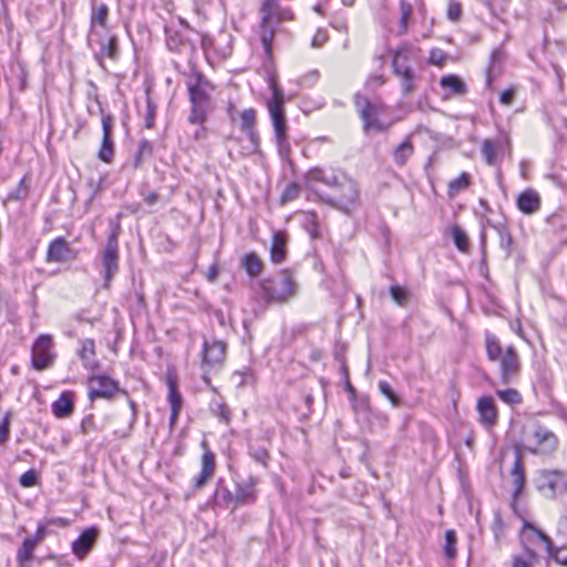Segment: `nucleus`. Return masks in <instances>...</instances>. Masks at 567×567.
Instances as JSON below:
<instances>
[{
  "label": "nucleus",
  "instance_id": "nucleus-1",
  "mask_svg": "<svg viewBox=\"0 0 567 567\" xmlns=\"http://www.w3.org/2000/svg\"><path fill=\"white\" fill-rule=\"evenodd\" d=\"M308 182L322 183L336 190L323 200L344 214H351L360 206L359 183L340 168L312 167L306 173Z\"/></svg>",
  "mask_w": 567,
  "mask_h": 567
},
{
  "label": "nucleus",
  "instance_id": "nucleus-2",
  "mask_svg": "<svg viewBox=\"0 0 567 567\" xmlns=\"http://www.w3.org/2000/svg\"><path fill=\"white\" fill-rule=\"evenodd\" d=\"M186 86L190 102L188 122L194 125L205 124L209 114L214 111L213 93L216 89L215 84L195 66H192Z\"/></svg>",
  "mask_w": 567,
  "mask_h": 567
},
{
  "label": "nucleus",
  "instance_id": "nucleus-3",
  "mask_svg": "<svg viewBox=\"0 0 567 567\" xmlns=\"http://www.w3.org/2000/svg\"><path fill=\"white\" fill-rule=\"evenodd\" d=\"M297 284L292 275L281 271L278 276L259 280L254 289L256 300L264 305L286 303L297 295Z\"/></svg>",
  "mask_w": 567,
  "mask_h": 567
},
{
  "label": "nucleus",
  "instance_id": "nucleus-4",
  "mask_svg": "<svg viewBox=\"0 0 567 567\" xmlns=\"http://www.w3.org/2000/svg\"><path fill=\"white\" fill-rule=\"evenodd\" d=\"M522 443L532 454L550 455L558 447V437L538 421H530L522 429Z\"/></svg>",
  "mask_w": 567,
  "mask_h": 567
},
{
  "label": "nucleus",
  "instance_id": "nucleus-5",
  "mask_svg": "<svg viewBox=\"0 0 567 567\" xmlns=\"http://www.w3.org/2000/svg\"><path fill=\"white\" fill-rule=\"evenodd\" d=\"M293 18L292 12L288 8H284L277 1H262L260 7V40L265 53L271 55L272 40L276 27Z\"/></svg>",
  "mask_w": 567,
  "mask_h": 567
},
{
  "label": "nucleus",
  "instance_id": "nucleus-6",
  "mask_svg": "<svg viewBox=\"0 0 567 567\" xmlns=\"http://www.w3.org/2000/svg\"><path fill=\"white\" fill-rule=\"evenodd\" d=\"M354 104L362 120L364 133L371 131L381 133L390 128L391 123H384L380 120V115L385 111V105L382 102H371L367 96L357 93Z\"/></svg>",
  "mask_w": 567,
  "mask_h": 567
},
{
  "label": "nucleus",
  "instance_id": "nucleus-7",
  "mask_svg": "<svg viewBox=\"0 0 567 567\" xmlns=\"http://www.w3.org/2000/svg\"><path fill=\"white\" fill-rule=\"evenodd\" d=\"M416 58L417 50L409 45L400 47L393 53V73L400 79L404 95L410 94L415 87L416 75L410 65V61H414Z\"/></svg>",
  "mask_w": 567,
  "mask_h": 567
},
{
  "label": "nucleus",
  "instance_id": "nucleus-8",
  "mask_svg": "<svg viewBox=\"0 0 567 567\" xmlns=\"http://www.w3.org/2000/svg\"><path fill=\"white\" fill-rule=\"evenodd\" d=\"M112 231L109 235L105 246L101 251V265L103 268L104 288H109L114 276L120 269L118 234L120 225L112 224Z\"/></svg>",
  "mask_w": 567,
  "mask_h": 567
},
{
  "label": "nucleus",
  "instance_id": "nucleus-9",
  "mask_svg": "<svg viewBox=\"0 0 567 567\" xmlns=\"http://www.w3.org/2000/svg\"><path fill=\"white\" fill-rule=\"evenodd\" d=\"M200 44L210 64L224 61L233 52V37L225 31L218 32L215 37L200 35Z\"/></svg>",
  "mask_w": 567,
  "mask_h": 567
},
{
  "label": "nucleus",
  "instance_id": "nucleus-10",
  "mask_svg": "<svg viewBox=\"0 0 567 567\" xmlns=\"http://www.w3.org/2000/svg\"><path fill=\"white\" fill-rule=\"evenodd\" d=\"M190 35H195L200 39V34L193 30H174L166 29V45L169 51L185 54L189 58L192 63V56L196 51V40L192 39Z\"/></svg>",
  "mask_w": 567,
  "mask_h": 567
},
{
  "label": "nucleus",
  "instance_id": "nucleus-11",
  "mask_svg": "<svg viewBox=\"0 0 567 567\" xmlns=\"http://www.w3.org/2000/svg\"><path fill=\"white\" fill-rule=\"evenodd\" d=\"M55 353L53 351V339L50 334H41L33 343L31 352L32 367L42 371L53 364Z\"/></svg>",
  "mask_w": 567,
  "mask_h": 567
},
{
  "label": "nucleus",
  "instance_id": "nucleus-12",
  "mask_svg": "<svg viewBox=\"0 0 567 567\" xmlns=\"http://www.w3.org/2000/svg\"><path fill=\"white\" fill-rule=\"evenodd\" d=\"M89 385V399L94 401L95 399H113L117 392H123L127 394L125 390H121L118 382L114 379L102 375L94 374L87 379Z\"/></svg>",
  "mask_w": 567,
  "mask_h": 567
},
{
  "label": "nucleus",
  "instance_id": "nucleus-13",
  "mask_svg": "<svg viewBox=\"0 0 567 567\" xmlns=\"http://www.w3.org/2000/svg\"><path fill=\"white\" fill-rule=\"evenodd\" d=\"M537 488L547 498H555L567 489L564 475L558 471H543L537 481Z\"/></svg>",
  "mask_w": 567,
  "mask_h": 567
},
{
  "label": "nucleus",
  "instance_id": "nucleus-14",
  "mask_svg": "<svg viewBox=\"0 0 567 567\" xmlns=\"http://www.w3.org/2000/svg\"><path fill=\"white\" fill-rule=\"evenodd\" d=\"M227 343L213 338L204 340L202 351V367L208 369L219 368L226 358Z\"/></svg>",
  "mask_w": 567,
  "mask_h": 567
},
{
  "label": "nucleus",
  "instance_id": "nucleus-15",
  "mask_svg": "<svg viewBox=\"0 0 567 567\" xmlns=\"http://www.w3.org/2000/svg\"><path fill=\"white\" fill-rule=\"evenodd\" d=\"M267 106L275 130V140L287 137L286 118L284 115V96L278 89L274 87L272 99L268 102Z\"/></svg>",
  "mask_w": 567,
  "mask_h": 567
},
{
  "label": "nucleus",
  "instance_id": "nucleus-16",
  "mask_svg": "<svg viewBox=\"0 0 567 567\" xmlns=\"http://www.w3.org/2000/svg\"><path fill=\"white\" fill-rule=\"evenodd\" d=\"M499 362V377L503 383H509L516 379L520 371V360L513 346L506 347Z\"/></svg>",
  "mask_w": 567,
  "mask_h": 567
},
{
  "label": "nucleus",
  "instance_id": "nucleus-17",
  "mask_svg": "<svg viewBox=\"0 0 567 567\" xmlns=\"http://www.w3.org/2000/svg\"><path fill=\"white\" fill-rule=\"evenodd\" d=\"M260 480L258 476L249 475L247 480L237 482L235 484L236 505L249 506L257 502L258 491L257 485Z\"/></svg>",
  "mask_w": 567,
  "mask_h": 567
},
{
  "label": "nucleus",
  "instance_id": "nucleus-18",
  "mask_svg": "<svg viewBox=\"0 0 567 567\" xmlns=\"http://www.w3.org/2000/svg\"><path fill=\"white\" fill-rule=\"evenodd\" d=\"M78 252L70 247L64 237H56L50 241L45 255L47 262H66L76 258Z\"/></svg>",
  "mask_w": 567,
  "mask_h": 567
},
{
  "label": "nucleus",
  "instance_id": "nucleus-19",
  "mask_svg": "<svg viewBox=\"0 0 567 567\" xmlns=\"http://www.w3.org/2000/svg\"><path fill=\"white\" fill-rule=\"evenodd\" d=\"M113 117L110 114L102 115V142L97 153V157L104 163H111L114 157V141H113Z\"/></svg>",
  "mask_w": 567,
  "mask_h": 567
},
{
  "label": "nucleus",
  "instance_id": "nucleus-20",
  "mask_svg": "<svg viewBox=\"0 0 567 567\" xmlns=\"http://www.w3.org/2000/svg\"><path fill=\"white\" fill-rule=\"evenodd\" d=\"M476 410L481 423L486 427H493L498 420V412L494 399L491 395L481 396L476 403Z\"/></svg>",
  "mask_w": 567,
  "mask_h": 567
},
{
  "label": "nucleus",
  "instance_id": "nucleus-21",
  "mask_svg": "<svg viewBox=\"0 0 567 567\" xmlns=\"http://www.w3.org/2000/svg\"><path fill=\"white\" fill-rule=\"evenodd\" d=\"M517 208L525 215H533L540 209L542 198L537 190L527 188L518 194Z\"/></svg>",
  "mask_w": 567,
  "mask_h": 567
},
{
  "label": "nucleus",
  "instance_id": "nucleus-22",
  "mask_svg": "<svg viewBox=\"0 0 567 567\" xmlns=\"http://www.w3.org/2000/svg\"><path fill=\"white\" fill-rule=\"evenodd\" d=\"M97 538V529L95 527L83 530L80 536L72 543V553L83 559L92 549Z\"/></svg>",
  "mask_w": 567,
  "mask_h": 567
},
{
  "label": "nucleus",
  "instance_id": "nucleus-23",
  "mask_svg": "<svg viewBox=\"0 0 567 567\" xmlns=\"http://www.w3.org/2000/svg\"><path fill=\"white\" fill-rule=\"evenodd\" d=\"M213 503L216 507L223 509H236V495L226 485L224 480L219 478L213 496Z\"/></svg>",
  "mask_w": 567,
  "mask_h": 567
},
{
  "label": "nucleus",
  "instance_id": "nucleus-24",
  "mask_svg": "<svg viewBox=\"0 0 567 567\" xmlns=\"http://www.w3.org/2000/svg\"><path fill=\"white\" fill-rule=\"evenodd\" d=\"M109 16V7L105 3H92V12H91V30L89 42L92 44L94 42V38L99 35L96 31L97 27L106 28V20Z\"/></svg>",
  "mask_w": 567,
  "mask_h": 567
},
{
  "label": "nucleus",
  "instance_id": "nucleus-25",
  "mask_svg": "<svg viewBox=\"0 0 567 567\" xmlns=\"http://www.w3.org/2000/svg\"><path fill=\"white\" fill-rule=\"evenodd\" d=\"M215 472V455L210 450H206L202 455V470L195 477L194 488H202Z\"/></svg>",
  "mask_w": 567,
  "mask_h": 567
},
{
  "label": "nucleus",
  "instance_id": "nucleus-26",
  "mask_svg": "<svg viewBox=\"0 0 567 567\" xmlns=\"http://www.w3.org/2000/svg\"><path fill=\"white\" fill-rule=\"evenodd\" d=\"M74 410V393L72 391H64L52 403V413L60 419L68 417Z\"/></svg>",
  "mask_w": 567,
  "mask_h": 567
},
{
  "label": "nucleus",
  "instance_id": "nucleus-27",
  "mask_svg": "<svg viewBox=\"0 0 567 567\" xmlns=\"http://www.w3.org/2000/svg\"><path fill=\"white\" fill-rule=\"evenodd\" d=\"M511 475L513 478L514 491L512 495V506L515 507L517 498L525 486L524 464L519 455L516 456Z\"/></svg>",
  "mask_w": 567,
  "mask_h": 567
},
{
  "label": "nucleus",
  "instance_id": "nucleus-28",
  "mask_svg": "<svg viewBox=\"0 0 567 567\" xmlns=\"http://www.w3.org/2000/svg\"><path fill=\"white\" fill-rule=\"evenodd\" d=\"M502 142L494 140H484L481 147L485 162L491 166H495L501 162L499 152H502Z\"/></svg>",
  "mask_w": 567,
  "mask_h": 567
},
{
  "label": "nucleus",
  "instance_id": "nucleus-29",
  "mask_svg": "<svg viewBox=\"0 0 567 567\" xmlns=\"http://www.w3.org/2000/svg\"><path fill=\"white\" fill-rule=\"evenodd\" d=\"M95 40L99 43V51L95 53L96 59L103 58L115 59L117 54V38L115 35H107Z\"/></svg>",
  "mask_w": 567,
  "mask_h": 567
},
{
  "label": "nucleus",
  "instance_id": "nucleus-30",
  "mask_svg": "<svg viewBox=\"0 0 567 567\" xmlns=\"http://www.w3.org/2000/svg\"><path fill=\"white\" fill-rule=\"evenodd\" d=\"M504 61L505 53L499 49L493 50L489 58V64L486 70V83L488 86L492 84L495 78L501 74Z\"/></svg>",
  "mask_w": 567,
  "mask_h": 567
},
{
  "label": "nucleus",
  "instance_id": "nucleus-31",
  "mask_svg": "<svg viewBox=\"0 0 567 567\" xmlns=\"http://www.w3.org/2000/svg\"><path fill=\"white\" fill-rule=\"evenodd\" d=\"M286 235L281 231H276L272 235L270 247V259L274 264H280L286 258Z\"/></svg>",
  "mask_w": 567,
  "mask_h": 567
},
{
  "label": "nucleus",
  "instance_id": "nucleus-32",
  "mask_svg": "<svg viewBox=\"0 0 567 567\" xmlns=\"http://www.w3.org/2000/svg\"><path fill=\"white\" fill-rule=\"evenodd\" d=\"M440 84L445 91L455 95H464L467 93L466 84L454 74L442 76Z\"/></svg>",
  "mask_w": 567,
  "mask_h": 567
},
{
  "label": "nucleus",
  "instance_id": "nucleus-33",
  "mask_svg": "<svg viewBox=\"0 0 567 567\" xmlns=\"http://www.w3.org/2000/svg\"><path fill=\"white\" fill-rule=\"evenodd\" d=\"M38 544L29 536L24 538L21 547L17 551V564L19 567H29L28 563L33 558V550Z\"/></svg>",
  "mask_w": 567,
  "mask_h": 567
},
{
  "label": "nucleus",
  "instance_id": "nucleus-34",
  "mask_svg": "<svg viewBox=\"0 0 567 567\" xmlns=\"http://www.w3.org/2000/svg\"><path fill=\"white\" fill-rule=\"evenodd\" d=\"M414 152L413 144L410 137H406L401 144H399L393 151V161L396 165L403 166Z\"/></svg>",
  "mask_w": 567,
  "mask_h": 567
},
{
  "label": "nucleus",
  "instance_id": "nucleus-35",
  "mask_svg": "<svg viewBox=\"0 0 567 567\" xmlns=\"http://www.w3.org/2000/svg\"><path fill=\"white\" fill-rule=\"evenodd\" d=\"M154 146L153 143L148 140H141L138 143L137 152L133 159V166L134 168L140 167L144 161L153 156Z\"/></svg>",
  "mask_w": 567,
  "mask_h": 567
},
{
  "label": "nucleus",
  "instance_id": "nucleus-36",
  "mask_svg": "<svg viewBox=\"0 0 567 567\" xmlns=\"http://www.w3.org/2000/svg\"><path fill=\"white\" fill-rule=\"evenodd\" d=\"M241 265L250 277L259 275L262 270V261L255 252L246 254Z\"/></svg>",
  "mask_w": 567,
  "mask_h": 567
},
{
  "label": "nucleus",
  "instance_id": "nucleus-37",
  "mask_svg": "<svg viewBox=\"0 0 567 567\" xmlns=\"http://www.w3.org/2000/svg\"><path fill=\"white\" fill-rule=\"evenodd\" d=\"M485 343L488 360L494 362L498 361L504 353L498 339L494 334L487 333L485 337Z\"/></svg>",
  "mask_w": 567,
  "mask_h": 567
},
{
  "label": "nucleus",
  "instance_id": "nucleus-38",
  "mask_svg": "<svg viewBox=\"0 0 567 567\" xmlns=\"http://www.w3.org/2000/svg\"><path fill=\"white\" fill-rule=\"evenodd\" d=\"M495 393L501 401L511 406L519 405L523 402L522 394L514 388L496 390Z\"/></svg>",
  "mask_w": 567,
  "mask_h": 567
},
{
  "label": "nucleus",
  "instance_id": "nucleus-39",
  "mask_svg": "<svg viewBox=\"0 0 567 567\" xmlns=\"http://www.w3.org/2000/svg\"><path fill=\"white\" fill-rule=\"evenodd\" d=\"M249 456L262 467L267 468L270 461V455L265 446H255L250 444L248 446Z\"/></svg>",
  "mask_w": 567,
  "mask_h": 567
},
{
  "label": "nucleus",
  "instance_id": "nucleus-40",
  "mask_svg": "<svg viewBox=\"0 0 567 567\" xmlns=\"http://www.w3.org/2000/svg\"><path fill=\"white\" fill-rule=\"evenodd\" d=\"M212 412L219 419L220 422L229 424L231 420V412L226 403L221 401H213L210 403Z\"/></svg>",
  "mask_w": 567,
  "mask_h": 567
},
{
  "label": "nucleus",
  "instance_id": "nucleus-41",
  "mask_svg": "<svg viewBox=\"0 0 567 567\" xmlns=\"http://www.w3.org/2000/svg\"><path fill=\"white\" fill-rule=\"evenodd\" d=\"M451 235L457 249L462 252H466L468 250V238L465 231L460 226L455 225L451 229Z\"/></svg>",
  "mask_w": 567,
  "mask_h": 567
},
{
  "label": "nucleus",
  "instance_id": "nucleus-42",
  "mask_svg": "<svg viewBox=\"0 0 567 567\" xmlns=\"http://www.w3.org/2000/svg\"><path fill=\"white\" fill-rule=\"evenodd\" d=\"M94 341L91 339H86L82 342V347L80 350V357L83 361V364L85 367H92V363L94 361Z\"/></svg>",
  "mask_w": 567,
  "mask_h": 567
},
{
  "label": "nucleus",
  "instance_id": "nucleus-43",
  "mask_svg": "<svg viewBox=\"0 0 567 567\" xmlns=\"http://www.w3.org/2000/svg\"><path fill=\"white\" fill-rule=\"evenodd\" d=\"M167 386H168V403L171 408H182L183 406V399L182 395L178 392L177 384L173 378L167 379Z\"/></svg>",
  "mask_w": 567,
  "mask_h": 567
},
{
  "label": "nucleus",
  "instance_id": "nucleus-44",
  "mask_svg": "<svg viewBox=\"0 0 567 567\" xmlns=\"http://www.w3.org/2000/svg\"><path fill=\"white\" fill-rule=\"evenodd\" d=\"M496 230L498 233L501 248L509 256L513 249V237L508 228L504 225H499L496 227Z\"/></svg>",
  "mask_w": 567,
  "mask_h": 567
},
{
  "label": "nucleus",
  "instance_id": "nucleus-45",
  "mask_svg": "<svg viewBox=\"0 0 567 567\" xmlns=\"http://www.w3.org/2000/svg\"><path fill=\"white\" fill-rule=\"evenodd\" d=\"M444 555L447 559L456 557V533L453 529L445 532Z\"/></svg>",
  "mask_w": 567,
  "mask_h": 567
},
{
  "label": "nucleus",
  "instance_id": "nucleus-46",
  "mask_svg": "<svg viewBox=\"0 0 567 567\" xmlns=\"http://www.w3.org/2000/svg\"><path fill=\"white\" fill-rule=\"evenodd\" d=\"M51 524L64 525V520L62 518H51L48 519L45 523H39L35 534L29 537L39 545L44 539L47 535V528Z\"/></svg>",
  "mask_w": 567,
  "mask_h": 567
},
{
  "label": "nucleus",
  "instance_id": "nucleus-47",
  "mask_svg": "<svg viewBox=\"0 0 567 567\" xmlns=\"http://www.w3.org/2000/svg\"><path fill=\"white\" fill-rule=\"evenodd\" d=\"M240 120V127L244 132L255 128L256 111L254 109L244 110Z\"/></svg>",
  "mask_w": 567,
  "mask_h": 567
},
{
  "label": "nucleus",
  "instance_id": "nucleus-48",
  "mask_svg": "<svg viewBox=\"0 0 567 567\" xmlns=\"http://www.w3.org/2000/svg\"><path fill=\"white\" fill-rule=\"evenodd\" d=\"M470 185V175L467 173H462L457 178L451 181L449 183L450 193H458L465 189Z\"/></svg>",
  "mask_w": 567,
  "mask_h": 567
},
{
  "label": "nucleus",
  "instance_id": "nucleus-49",
  "mask_svg": "<svg viewBox=\"0 0 567 567\" xmlns=\"http://www.w3.org/2000/svg\"><path fill=\"white\" fill-rule=\"evenodd\" d=\"M400 12H401V19H400V28L402 32L406 31L409 19L412 14V6L406 0L400 1Z\"/></svg>",
  "mask_w": 567,
  "mask_h": 567
},
{
  "label": "nucleus",
  "instance_id": "nucleus-50",
  "mask_svg": "<svg viewBox=\"0 0 567 567\" xmlns=\"http://www.w3.org/2000/svg\"><path fill=\"white\" fill-rule=\"evenodd\" d=\"M390 295L399 306L406 305L409 299V292L404 288L398 285H393L390 287Z\"/></svg>",
  "mask_w": 567,
  "mask_h": 567
},
{
  "label": "nucleus",
  "instance_id": "nucleus-51",
  "mask_svg": "<svg viewBox=\"0 0 567 567\" xmlns=\"http://www.w3.org/2000/svg\"><path fill=\"white\" fill-rule=\"evenodd\" d=\"M378 386L380 392L391 401L393 406H399L401 404L400 398L393 392L391 385L386 381H380Z\"/></svg>",
  "mask_w": 567,
  "mask_h": 567
},
{
  "label": "nucleus",
  "instance_id": "nucleus-52",
  "mask_svg": "<svg viewBox=\"0 0 567 567\" xmlns=\"http://www.w3.org/2000/svg\"><path fill=\"white\" fill-rule=\"evenodd\" d=\"M29 193V184L27 183V177L24 176L18 184L14 192L10 193L8 198L12 200H21L28 196Z\"/></svg>",
  "mask_w": 567,
  "mask_h": 567
},
{
  "label": "nucleus",
  "instance_id": "nucleus-53",
  "mask_svg": "<svg viewBox=\"0 0 567 567\" xmlns=\"http://www.w3.org/2000/svg\"><path fill=\"white\" fill-rule=\"evenodd\" d=\"M11 414L7 412L0 422V445H4L10 437Z\"/></svg>",
  "mask_w": 567,
  "mask_h": 567
},
{
  "label": "nucleus",
  "instance_id": "nucleus-54",
  "mask_svg": "<svg viewBox=\"0 0 567 567\" xmlns=\"http://www.w3.org/2000/svg\"><path fill=\"white\" fill-rule=\"evenodd\" d=\"M155 115H156V105L152 101L150 96L146 99V109H145V127L152 128L155 123Z\"/></svg>",
  "mask_w": 567,
  "mask_h": 567
},
{
  "label": "nucleus",
  "instance_id": "nucleus-55",
  "mask_svg": "<svg viewBox=\"0 0 567 567\" xmlns=\"http://www.w3.org/2000/svg\"><path fill=\"white\" fill-rule=\"evenodd\" d=\"M276 145L278 150V154L281 157V159L286 162H290V152L291 146L287 137H280L276 140Z\"/></svg>",
  "mask_w": 567,
  "mask_h": 567
},
{
  "label": "nucleus",
  "instance_id": "nucleus-56",
  "mask_svg": "<svg viewBox=\"0 0 567 567\" xmlns=\"http://www.w3.org/2000/svg\"><path fill=\"white\" fill-rule=\"evenodd\" d=\"M538 533V536H539V539L546 545L547 547V551L548 554L554 557L558 563H560L561 565L564 566H567V558H564V559H559L556 554L558 551V549L554 548L553 546V543H551V539L546 535L544 534L543 532L540 530H537Z\"/></svg>",
  "mask_w": 567,
  "mask_h": 567
},
{
  "label": "nucleus",
  "instance_id": "nucleus-57",
  "mask_svg": "<svg viewBox=\"0 0 567 567\" xmlns=\"http://www.w3.org/2000/svg\"><path fill=\"white\" fill-rule=\"evenodd\" d=\"M19 483L22 487H32L38 483V474L34 470H29L24 472L20 478Z\"/></svg>",
  "mask_w": 567,
  "mask_h": 567
},
{
  "label": "nucleus",
  "instance_id": "nucleus-58",
  "mask_svg": "<svg viewBox=\"0 0 567 567\" xmlns=\"http://www.w3.org/2000/svg\"><path fill=\"white\" fill-rule=\"evenodd\" d=\"M556 536L561 540L563 546L567 545V516L558 519Z\"/></svg>",
  "mask_w": 567,
  "mask_h": 567
},
{
  "label": "nucleus",
  "instance_id": "nucleus-59",
  "mask_svg": "<svg viewBox=\"0 0 567 567\" xmlns=\"http://www.w3.org/2000/svg\"><path fill=\"white\" fill-rule=\"evenodd\" d=\"M462 16V4L457 1H451L447 7V18L451 21H458Z\"/></svg>",
  "mask_w": 567,
  "mask_h": 567
},
{
  "label": "nucleus",
  "instance_id": "nucleus-60",
  "mask_svg": "<svg viewBox=\"0 0 567 567\" xmlns=\"http://www.w3.org/2000/svg\"><path fill=\"white\" fill-rule=\"evenodd\" d=\"M429 61L433 65L442 66L446 61V53L441 49H432Z\"/></svg>",
  "mask_w": 567,
  "mask_h": 567
},
{
  "label": "nucleus",
  "instance_id": "nucleus-61",
  "mask_svg": "<svg viewBox=\"0 0 567 567\" xmlns=\"http://www.w3.org/2000/svg\"><path fill=\"white\" fill-rule=\"evenodd\" d=\"M328 40V34L323 30H318L311 41L312 48H321Z\"/></svg>",
  "mask_w": 567,
  "mask_h": 567
},
{
  "label": "nucleus",
  "instance_id": "nucleus-62",
  "mask_svg": "<svg viewBox=\"0 0 567 567\" xmlns=\"http://www.w3.org/2000/svg\"><path fill=\"white\" fill-rule=\"evenodd\" d=\"M330 25L339 32L348 31L347 19L343 17L337 16V17L332 18V20L330 21Z\"/></svg>",
  "mask_w": 567,
  "mask_h": 567
},
{
  "label": "nucleus",
  "instance_id": "nucleus-63",
  "mask_svg": "<svg viewBox=\"0 0 567 567\" xmlns=\"http://www.w3.org/2000/svg\"><path fill=\"white\" fill-rule=\"evenodd\" d=\"M514 96H515V89L511 87L501 93L499 101L504 105H511L514 101Z\"/></svg>",
  "mask_w": 567,
  "mask_h": 567
},
{
  "label": "nucleus",
  "instance_id": "nucleus-64",
  "mask_svg": "<svg viewBox=\"0 0 567 567\" xmlns=\"http://www.w3.org/2000/svg\"><path fill=\"white\" fill-rule=\"evenodd\" d=\"M245 133L247 134L249 142L252 145V152L254 153L258 152L259 136H258L257 131L255 128H252V130L246 131Z\"/></svg>",
  "mask_w": 567,
  "mask_h": 567
}]
</instances>
